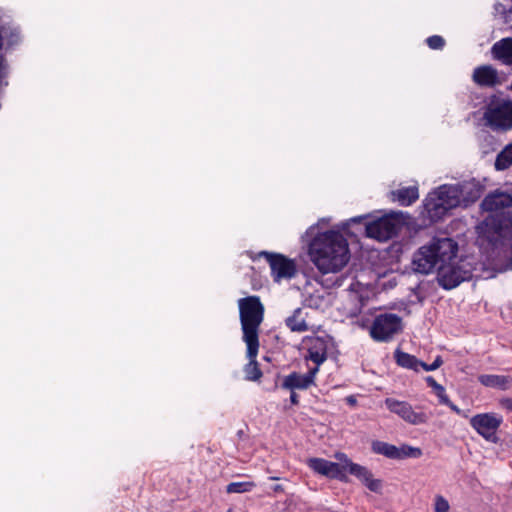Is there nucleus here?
<instances>
[{"instance_id":"1","label":"nucleus","mask_w":512,"mask_h":512,"mask_svg":"<svg viewBox=\"0 0 512 512\" xmlns=\"http://www.w3.org/2000/svg\"><path fill=\"white\" fill-rule=\"evenodd\" d=\"M510 207H512V196L504 192L490 193L482 200L481 208L494 213L476 226L478 234L476 243L485 252L494 250L501 238L511 233L512 213L503 211L504 208Z\"/></svg>"},{"instance_id":"2","label":"nucleus","mask_w":512,"mask_h":512,"mask_svg":"<svg viewBox=\"0 0 512 512\" xmlns=\"http://www.w3.org/2000/svg\"><path fill=\"white\" fill-rule=\"evenodd\" d=\"M311 262L322 273H337L350 259L346 238L337 231H326L317 235L309 244Z\"/></svg>"},{"instance_id":"3","label":"nucleus","mask_w":512,"mask_h":512,"mask_svg":"<svg viewBox=\"0 0 512 512\" xmlns=\"http://www.w3.org/2000/svg\"><path fill=\"white\" fill-rule=\"evenodd\" d=\"M242 339L247 346V358H254L259 350V329L264 319V306L258 296L238 300Z\"/></svg>"},{"instance_id":"4","label":"nucleus","mask_w":512,"mask_h":512,"mask_svg":"<svg viewBox=\"0 0 512 512\" xmlns=\"http://www.w3.org/2000/svg\"><path fill=\"white\" fill-rule=\"evenodd\" d=\"M447 244L448 238L433 239L429 245L422 246L413 257L414 269L419 273L429 274L434 269H438L437 280L439 285L445 290H448V274L444 270L446 263V250H444V247Z\"/></svg>"},{"instance_id":"5","label":"nucleus","mask_w":512,"mask_h":512,"mask_svg":"<svg viewBox=\"0 0 512 512\" xmlns=\"http://www.w3.org/2000/svg\"><path fill=\"white\" fill-rule=\"evenodd\" d=\"M485 125L496 132L512 129V100L493 95L483 113Z\"/></svg>"},{"instance_id":"6","label":"nucleus","mask_w":512,"mask_h":512,"mask_svg":"<svg viewBox=\"0 0 512 512\" xmlns=\"http://www.w3.org/2000/svg\"><path fill=\"white\" fill-rule=\"evenodd\" d=\"M406 217L405 213L399 211L369 221L365 225L366 235L380 242L387 241L395 237L402 226L407 224Z\"/></svg>"},{"instance_id":"7","label":"nucleus","mask_w":512,"mask_h":512,"mask_svg":"<svg viewBox=\"0 0 512 512\" xmlns=\"http://www.w3.org/2000/svg\"><path fill=\"white\" fill-rule=\"evenodd\" d=\"M448 212V186L441 185L429 193L423 201L420 212L423 218L422 226H429L443 219Z\"/></svg>"},{"instance_id":"8","label":"nucleus","mask_w":512,"mask_h":512,"mask_svg":"<svg viewBox=\"0 0 512 512\" xmlns=\"http://www.w3.org/2000/svg\"><path fill=\"white\" fill-rule=\"evenodd\" d=\"M402 330V319L391 313L378 315L370 328L371 337L378 342H388Z\"/></svg>"},{"instance_id":"9","label":"nucleus","mask_w":512,"mask_h":512,"mask_svg":"<svg viewBox=\"0 0 512 512\" xmlns=\"http://www.w3.org/2000/svg\"><path fill=\"white\" fill-rule=\"evenodd\" d=\"M483 190L484 187L475 180L450 185V210L459 206L467 207L476 202Z\"/></svg>"},{"instance_id":"10","label":"nucleus","mask_w":512,"mask_h":512,"mask_svg":"<svg viewBox=\"0 0 512 512\" xmlns=\"http://www.w3.org/2000/svg\"><path fill=\"white\" fill-rule=\"evenodd\" d=\"M336 458L339 461L344 459V473H350L359 479L370 491L379 493L382 489V481L373 478L372 472L366 467L352 462L344 453H337Z\"/></svg>"},{"instance_id":"11","label":"nucleus","mask_w":512,"mask_h":512,"mask_svg":"<svg viewBox=\"0 0 512 512\" xmlns=\"http://www.w3.org/2000/svg\"><path fill=\"white\" fill-rule=\"evenodd\" d=\"M502 423L501 417H496L493 413H482L473 416L470 419L471 426L487 441L498 443L499 438L496 432Z\"/></svg>"},{"instance_id":"12","label":"nucleus","mask_w":512,"mask_h":512,"mask_svg":"<svg viewBox=\"0 0 512 512\" xmlns=\"http://www.w3.org/2000/svg\"><path fill=\"white\" fill-rule=\"evenodd\" d=\"M371 448L374 453L390 459L419 458L422 455L420 448L409 445L397 447L383 441H374Z\"/></svg>"},{"instance_id":"13","label":"nucleus","mask_w":512,"mask_h":512,"mask_svg":"<svg viewBox=\"0 0 512 512\" xmlns=\"http://www.w3.org/2000/svg\"><path fill=\"white\" fill-rule=\"evenodd\" d=\"M270 265L272 276L276 282L281 279H290L296 273L295 263L281 254H273L268 252H261Z\"/></svg>"},{"instance_id":"14","label":"nucleus","mask_w":512,"mask_h":512,"mask_svg":"<svg viewBox=\"0 0 512 512\" xmlns=\"http://www.w3.org/2000/svg\"><path fill=\"white\" fill-rule=\"evenodd\" d=\"M340 462H331L323 458H310L307 463L314 472L322 476L347 481V476L344 473V459Z\"/></svg>"},{"instance_id":"15","label":"nucleus","mask_w":512,"mask_h":512,"mask_svg":"<svg viewBox=\"0 0 512 512\" xmlns=\"http://www.w3.org/2000/svg\"><path fill=\"white\" fill-rule=\"evenodd\" d=\"M458 252V243L450 238V289L458 286L461 282L469 280L472 277L471 267L464 264L461 259L462 265L455 262ZM470 266V264H468Z\"/></svg>"},{"instance_id":"16","label":"nucleus","mask_w":512,"mask_h":512,"mask_svg":"<svg viewBox=\"0 0 512 512\" xmlns=\"http://www.w3.org/2000/svg\"><path fill=\"white\" fill-rule=\"evenodd\" d=\"M308 354L306 359L311 360L315 365L320 366L327 359V352L331 344L328 337H308L306 338Z\"/></svg>"},{"instance_id":"17","label":"nucleus","mask_w":512,"mask_h":512,"mask_svg":"<svg viewBox=\"0 0 512 512\" xmlns=\"http://www.w3.org/2000/svg\"><path fill=\"white\" fill-rule=\"evenodd\" d=\"M387 408L400 416L403 420L411 424H421L426 421V416L423 413L415 412L412 406L407 402L397 401L394 399H386Z\"/></svg>"},{"instance_id":"18","label":"nucleus","mask_w":512,"mask_h":512,"mask_svg":"<svg viewBox=\"0 0 512 512\" xmlns=\"http://www.w3.org/2000/svg\"><path fill=\"white\" fill-rule=\"evenodd\" d=\"M473 81L481 87H495L502 85L504 79L492 65H481L475 68Z\"/></svg>"},{"instance_id":"19","label":"nucleus","mask_w":512,"mask_h":512,"mask_svg":"<svg viewBox=\"0 0 512 512\" xmlns=\"http://www.w3.org/2000/svg\"><path fill=\"white\" fill-rule=\"evenodd\" d=\"M491 56L504 65L512 66V37L503 38L494 43Z\"/></svg>"},{"instance_id":"20","label":"nucleus","mask_w":512,"mask_h":512,"mask_svg":"<svg viewBox=\"0 0 512 512\" xmlns=\"http://www.w3.org/2000/svg\"><path fill=\"white\" fill-rule=\"evenodd\" d=\"M419 198V190L417 185L402 186L391 191V199L397 201L401 206H409L416 202Z\"/></svg>"},{"instance_id":"21","label":"nucleus","mask_w":512,"mask_h":512,"mask_svg":"<svg viewBox=\"0 0 512 512\" xmlns=\"http://www.w3.org/2000/svg\"><path fill=\"white\" fill-rule=\"evenodd\" d=\"M478 381L486 387L499 388L501 390H507L512 384V378L508 375L483 374L478 376Z\"/></svg>"},{"instance_id":"22","label":"nucleus","mask_w":512,"mask_h":512,"mask_svg":"<svg viewBox=\"0 0 512 512\" xmlns=\"http://www.w3.org/2000/svg\"><path fill=\"white\" fill-rule=\"evenodd\" d=\"M311 385V376H305L304 374H299L296 372L287 375L282 383V387L289 390H305Z\"/></svg>"},{"instance_id":"23","label":"nucleus","mask_w":512,"mask_h":512,"mask_svg":"<svg viewBox=\"0 0 512 512\" xmlns=\"http://www.w3.org/2000/svg\"><path fill=\"white\" fill-rule=\"evenodd\" d=\"M395 359L399 366L418 372L420 369L424 370L425 362L417 359L415 356L402 352L400 350L395 351Z\"/></svg>"},{"instance_id":"24","label":"nucleus","mask_w":512,"mask_h":512,"mask_svg":"<svg viewBox=\"0 0 512 512\" xmlns=\"http://www.w3.org/2000/svg\"><path fill=\"white\" fill-rule=\"evenodd\" d=\"M286 326L292 332H306L309 330V326L306 323L304 312L301 308H297L293 311V314L286 318Z\"/></svg>"},{"instance_id":"25","label":"nucleus","mask_w":512,"mask_h":512,"mask_svg":"<svg viewBox=\"0 0 512 512\" xmlns=\"http://www.w3.org/2000/svg\"><path fill=\"white\" fill-rule=\"evenodd\" d=\"M512 166V143L506 145L496 156L494 167L497 171H504Z\"/></svg>"},{"instance_id":"26","label":"nucleus","mask_w":512,"mask_h":512,"mask_svg":"<svg viewBox=\"0 0 512 512\" xmlns=\"http://www.w3.org/2000/svg\"><path fill=\"white\" fill-rule=\"evenodd\" d=\"M255 487L253 482H231L227 485V493H244L249 492Z\"/></svg>"},{"instance_id":"27","label":"nucleus","mask_w":512,"mask_h":512,"mask_svg":"<svg viewBox=\"0 0 512 512\" xmlns=\"http://www.w3.org/2000/svg\"><path fill=\"white\" fill-rule=\"evenodd\" d=\"M426 382H427L428 386L431 387L434 390L435 394L439 397L440 402L442 404H447L448 403V398L446 397V394H445V391H446L445 387L440 385V384H438L435 381V379L433 377H431V376H428L426 378Z\"/></svg>"},{"instance_id":"28","label":"nucleus","mask_w":512,"mask_h":512,"mask_svg":"<svg viewBox=\"0 0 512 512\" xmlns=\"http://www.w3.org/2000/svg\"><path fill=\"white\" fill-rule=\"evenodd\" d=\"M248 359L250 362L245 368L246 378L248 380H257L262 376V373L257 366L256 357Z\"/></svg>"},{"instance_id":"29","label":"nucleus","mask_w":512,"mask_h":512,"mask_svg":"<svg viewBox=\"0 0 512 512\" xmlns=\"http://www.w3.org/2000/svg\"><path fill=\"white\" fill-rule=\"evenodd\" d=\"M426 43L429 46V48L433 50H438L443 49L445 47L446 41L441 36L433 35L426 39Z\"/></svg>"},{"instance_id":"30","label":"nucleus","mask_w":512,"mask_h":512,"mask_svg":"<svg viewBox=\"0 0 512 512\" xmlns=\"http://www.w3.org/2000/svg\"><path fill=\"white\" fill-rule=\"evenodd\" d=\"M435 511L448 512V501L441 495L436 496Z\"/></svg>"},{"instance_id":"31","label":"nucleus","mask_w":512,"mask_h":512,"mask_svg":"<svg viewBox=\"0 0 512 512\" xmlns=\"http://www.w3.org/2000/svg\"><path fill=\"white\" fill-rule=\"evenodd\" d=\"M443 363V360L440 356H437L436 359L433 361L432 364L428 365L425 363L424 370L425 371H433L439 368Z\"/></svg>"},{"instance_id":"32","label":"nucleus","mask_w":512,"mask_h":512,"mask_svg":"<svg viewBox=\"0 0 512 512\" xmlns=\"http://www.w3.org/2000/svg\"><path fill=\"white\" fill-rule=\"evenodd\" d=\"M501 407L505 408L508 411H512V398H502L499 401Z\"/></svg>"},{"instance_id":"33","label":"nucleus","mask_w":512,"mask_h":512,"mask_svg":"<svg viewBox=\"0 0 512 512\" xmlns=\"http://www.w3.org/2000/svg\"><path fill=\"white\" fill-rule=\"evenodd\" d=\"M318 370H319V366L316 365L307 374H304L305 376H311L312 385L314 384V378H315V375L318 372Z\"/></svg>"},{"instance_id":"34","label":"nucleus","mask_w":512,"mask_h":512,"mask_svg":"<svg viewBox=\"0 0 512 512\" xmlns=\"http://www.w3.org/2000/svg\"><path fill=\"white\" fill-rule=\"evenodd\" d=\"M290 401L293 405H297L299 403L298 395L295 392H292L290 395Z\"/></svg>"},{"instance_id":"35","label":"nucleus","mask_w":512,"mask_h":512,"mask_svg":"<svg viewBox=\"0 0 512 512\" xmlns=\"http://www.w3.org/2000/svg\"><path fill=\"white\" fill-rule=\"evenodd\" d=\"M346 401H347V403H348V404H350V405H355V404H356V399H355L353 396H348V397L346 398Z\"/></svg>"},{"instance_id":"36","label":"nucleus","mask_w":512,"mask_h":512,"mask_svg":"<svg viewBox=\"0 0 512 512\" xmlns=\"http://www.w3.org/2000/svg\"><path fill=\"white\" fill-rule=\"evenodd\" d=\"M450 409L458 411V408L455 405H453L452 403H450Z\"/></svg>"},{"instance_id":"37","label":"nucleus","mask_w":512,"mask_h":512,"mask_svg":"<svg viewBox=\"0 0 512 512\" xmlns=\"http://www.w3.org/2000/svg\"><path fill=\"white\" fill-rule=\"evenodd\" d=\"M361 218H362V217H358V218H354L353 220H354V221H358V220H360Z\"/></svg>"},{"instance_id":"38","label":"nucleus","mask_w":512,"mask_h":512,"mask_svg":"<svg viewBox=\"0 0 512 512\" xmlns=\"http://www.w3.org/2000/svg\"><path fill=\"white\" fill-rule=\"evenodd\" d=\"M270 479H271V480H277V479H278V477H271Z\"/></svg>"},{"instance_id":"39","label":"nucleus","mask_w":512,"mask_h":512,"mask_svg":"<svg viewBox=\"0 0 512 512\" xmlns=\"http://www.w3.org/2000/svg\"><path fill=\"white\" fill-rule=\"evenodd\" d=\"M227 512H232V510H231V509H229Z\"/></svg>"}]
</instances>
